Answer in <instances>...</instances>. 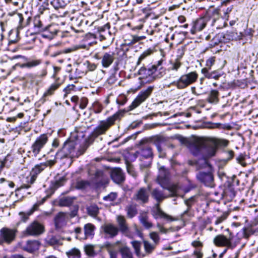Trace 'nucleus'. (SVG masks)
<instances>
[{
	"mask_svg": "<svg viewBox=\"0 0 258 258\" xmlns=\"http://www.w3.org/2000/svg\"><path fill=\"white\" fill-rule=\"evenodd\" d=\"M84 134L78 131L71 133L70 138L64 142L61 148L56 153L55 158H72L75 156L82 154L88 146L86 140L84 139Z\"/></svg>",
	"mask_w": 258,
	"mask_h": 258,
	"instance_id": "nucleus-1",
	"label": "nucleus"
},
{
	"mask_svg": "<svg viewBox=\"0 0 258 258\" xmlns=\"http://www.w3.org/2000/svg\"><path fill=\"white\" fill-rule=\"evenodd\" d=\"M203 148L201 151H198L196 147H192V151L194 154H202L206 157H213L216 155L219 146L226 147L228 141L224 139L201 138L197 140Z\"/></svg>",
	"mask_w": 258,
	"mask_h": 258,
	"instance_id": "nucleus-2",
	"label": "nucleus"
},
{
	"mask_svg": "<svg viewBox=\"0 0 258 258\" xmlns=\"http://www.w3.org/2000/svg\"><path fill=\"white\" fill-rule=\"evenodd\" d=\"M164 60L161 59L156 64L148 67H142L138 71L140 76V79L142 80L143 83H150L157 78H161L165 74L166 69L163 66Z\"/></svg>",
	"mask_w": 258,
	"mask_h": 258,
	"instance_id": "nucleus-3",
	"label": "nucleus"
},
{
	"mask_svg": "<svg viewBox=\"0 0 258 258\" xmlns=\"http://www.w3.org/2000/svg\"><path fill=\"white\" fill-rule=\"evenodd\" d=\"M124 113V111L119 110L108 117L106 119L100 120L98 126L91 133V138L94 140L99 136L105 134L109 128L115 123L116 120L120 119L123 116Z\"/></svg>",
	"mask_w": 258,
	"mask_h": 258,
	"instance_id": "nucleus-4",
	"label": "nucleus"
},
{
	"mask_svg": "<svg viewBox=\"0 0 258 258\" xmlns=\"http://www.w3.org/2000/svg\"><path fill=\"white\" fill-rule=\"evenodd\" d=\"M213 243L217 246H225L233 249L239 244V241L237 239H235L234 236L230 233L229 237L223 234L217 235L213 239Z\"/></svg>",
	"mask_w": 258,
	"mask_h": 258,
	"instance_id": "nucleus-5",
	"label": "nucleus"
},
{
	"mask_svg": "<svg viewBox=\"0 0 258 258\" xmlns=\"http://www.w3.org/2000/svg\"><path fill=\"white\" fill-rule=\"evenodd\" d=\"M194 146L197 147V149H198V151H201L202 150V148H203V145H201V143L198 141L196 140L195 142L191 143L189 146V149L191 152V153L194 156L196 157H202V159H199L197 161H196L195 164L198 169H204L208 167L209 169H211L212 168L211 165L209 163L208 161V159L211 158V157H206L204 156L202 154H199L198 155H195L194 154L192 149Z\"/></svg>",
	"mask_w": 258,
	"mask_h": 258,
	"instance_id": "nucleus-6",
	"label": "nucleus"
},
{
	"mask_svg": "<svg viewBox=\"0 0 258 258\" xmlns=\"http://www.w3.org/2000/svg\"><path fill=\"white\" fill-rule=\"evenodd\" d=\"M18 233L17 228H10L4 227L0 229V245L4 243L11 244L13 242Z\"/></svg>",
	"mask_w": 258,
	"mask_h": 258,
	"instance_id": "nucleus-7",
	"label": "nucleus"
},
{
	"mask_svg": "<svg viewBox=\"0 0 258 258\" xmlns=\"http://www.w3.org/2000/svg\"><path fill=\"white\" fill-rule=\"evenodd\" d=\"M198 74L196 72H191L182 75L176 82L177 88L181 89L193 84L197 80Z\"/></svg>",
	"mask_w": 258,
	"mask_h": 258,
	"instance_id": "nucleus-8",
	"label": "nucleus"
},
{
	"mask_svg": "<svg viewBox=\"0 0 258 258\" xmlns=\"http://www.w3.org/2000/svg\"><path fill=\"white\" fill-rule=\"evenodd\" d=\"M154 89V86H150L146 89L140 91L135 99L132 103L131 105L129 106L130 110L135 109L144 102L151 95Z\"/></svg>",
	"mask_w": 258,
	"mask_h": 258,
	"instance_id": "nucleus-9",
	"label": "nucleus"
},
{
	"mask_svg": "<svg viewBox=\"0 0 258 258\" xmlns=\"http://www.w3.org/2000/svg\"><path fill=\"white\" fill-rule=\"evenodd\" d=\"M48 136L46 134H42L36 138L31 147V151L35 157L39 154L41 149L48 142Z\"/></svg>",
	"mask_w": 258,
	"mask_h": 258,
	"instance_id": "nucleus-10",
	"label": "nucleus"
},
{
	"mask_svg": "<svg viewBox=\"0 0 258 258\" xmlns=\"http://www.w3.org/2000/svg\"><path fill=\"white\" fill-rule=\"evenodd\" d=\"M197 179L205 186L212 187L214 186V176L211 171H200L197 175Z\"/></svg>",
	"mask_w": 258,
	"mask_h": 258,
	"instance_id": "nucleus-11",
	"label": "nucleus"
},
{
	"mask_svg": "<svg viewBox=\"0 0 258 258\" xmlns=\"http://www.w3.org/2000/svg\"><path fill=\"white\" fill-rule=\"evenodd\" d=\"M141 141L139 150L135 153V158L140 156L141 158L151 159L153 157V153L151 147L147 144H143Z\"/></svg>",
	"mask_w": 258,
	"mask_h": 258,
	"instance_id": "nucleus-12",
	"label": "nucleus"
},
{
	"mask_svg": "<svg viewBox=\"0 0 258 258\" xmlns=\"http://www.w3.org/2000/svg\"><path fill=\"white\" fill-rule=\"evenodd\" d=\"M153 144L156 147L158 156L159 158H165L166 157V140L165 139L161 136L155 137L152 139Z\"/></svg>",
	"mask_w": 258,
	"mask_h": 258,
	"instance_id": "nucleus-13",
	"label": "nucleus"
},
{
	"mask_svg": "<svg viewBox=\"0 0 258 258\" xmlns=\"http://www.w3.org/2000/svg\"><path fill=\"white\" fill-rule=\"evenodd\" d=\"M43 231V226L37 221H34L28 225L24 232L27 235L38 236Z\"/></svg>",
	"mask_w": 258,
	"mask_h": 258,
	"instance_id": "nucleus-14",
	"label": "nucleus"
},
{
	"mask_svg": "<svg viewBox=\"0 0 258 258\" xmlns=\"http://www.w3.org/2000/svg\"><path fill=\"white\" fill-rule=\"evenodd\" d=\"M149 198V189L145 187H141L134 194L133 199L142 204H146L148 202Z\"/></svg>",
	"mask_w": 258,
	"mask_h": 258,
	"instance_id": "nucleus-15",
	"label": "nucleus"
},
{
	"mask_svg": "<svg viewBox=\"0 0 258 258\" xmlns=\"http://www.w3.org/2000/svg\"><path fill=\"white\" fill-rule=\"evenodd\" d=\"M151 214L155 219L163 218L169 221H172L174 219L170 215L165 213L160 208L159 204L157 203L155 205L154 207L151 210Z\"/></svg>",
	"mask_w": 258,
	"mask_h": 258,
	"instance_id": "nucleus-16",
	"label": "nucleus"
},
{
	"mask_svg": "<svg viewBox=\"0 0 258 258\" xmlns=\"http://www.w3.org/2000/svg\"><path fill=\"white\" fill-rule=\"evenodd\" d=\"M169 194L165 193L164 191L158 188H154L151 192L152 197L158 203L162 202L165 199L173 196V192L168 190Z\"/></svg>",
	"mask_w": 258,
	"mask_h": 258,
	"instance_id": "nucleus-17",
	"label": "nucleus"
},
{
	"mask_svg": "<svg viewBox=\"0 0 258 258\" xmlns=\"http://www.w3.org/2000/svg\"><path fill=\"white\" fill-rule=\"evenodd\" d=\"M46 198H43L40 202H37L35 203L33 207L27 212H20L19 215L20 217V220L22 222H26L29 219V217L33 214V213L37 210L38 207L43 204L45 201Z\"/></svg>",
	"mask_w": 258,
	"mask_h": 258,
	"instance_id": "nucleus-18",
	"label": "nucleus"
},
{
	"mask_svg": "<svg viewBox=\"0 0 258 258\" xmlns=\"http://www.w3.org/2000/svg\"><path fill=\"white\" fill-rule=\"evenodd\" d=\"M69 215L68 213L59 212L55 217L54 222L55 228L57 229L61 228L66 225Z\"/></svg>",
	"mask_w": 258,
	"mask_h": 258,
	"instance_id": "nucleus-19",
	"label": "nucleus"
},
{
	"mask_svg": "<svg viewBox=\"0 0 258 258\" xmlns=\"http://www.w3.org/2000/svg\"><path fill=\"white\" fill-rule=\"evenodd\" d=\"M208 22L207 17H202L198 19L194 22V25L190 32L192 34H195L197 31L202 30L206 26Z\"/></svg>",
	"mask_w": 258,
	"mask_h": 258,
	"instance_id": "nucleus-20",
	"label": "nucleus"
},
{
	"mask_svg": "<svg viewBox=\"0 0 258 258\" xmlns=\"http://www.w3.org/2000/svg\"><path fill=\"white\" fill-rule=\"evenodd\" d=\"M112 180L116 183L119 184L124 180L122 171L119 168H116L112 170L110 174Z\"/></svg>",
	"mask_w": 258,
	"mask_h": 258,
	"instance_id": "nucleus-21",
	"label": "nucleus"
},
{
	"mask_svg": "<svg viewBox=\"0 0 258 258\" xmlns=\"http://www.w3.org/2000/svg\"><path fill=\"white\" fill-rule=\"evenodd\" d=\"M115 59L114 53L112 52H105L101 57V64L104 68H107L113 63Z\"/></svg>",
	"mask_w": 258,
	"mask_h": 258,
	"instance_id": "nucleus-22",
	"label": "nucleus"
},
{
	"mask_svg": "<svg viewBox=\"0 0 258 258\" xmlns=\"http://www.w3.org/2000/svg\"><path fill=\"white\" fill-rule=\"evenodd\" d=\"M168 171L164 167H160L159 170V174L157 178V182L160 185L163 186L164 184L168 182Z\"/></svg>",
	"mask_w": 258,
	"mask_h": 258,
	"instance_id": "nucleus-23",
	"label": "nucleus"
},
{
	"mask_svg": "<svg viewBox=\"0 0 258 258\" xmlns=\"http://www.w3.org/2000/svg\"><path fill=\"white\" fill-rule=\"evenodd\" d=\"M41 36L42 37L51 40L53 38L54 36L56 34L57 31L55 30H52L51 26H48L45 27L44 29L41 31Z\"/></svg>",
	"mask_w": 258,
	"mask_h": 258,
	"instance_id": "nucleus-24",
	"label": "nucleus"
},
{
	"mask_svg": "<svg viewBox=\"0 0 258 258\" xmlns=\"http://www.w3.org/2000/svg\"><path fill=\"white\" fill-rule=\"evenodd\" d=\"M39 246V242L37 240H29L27 241L23 248L27 251L33 252L38 249Z\"/></svg>",
	"mask_w": 258,
	"mask_h": 258,
	"instance_id": "nucleus-25",
	"label": "nucleus"
},
{
	"mask_svg": "<svg viewBox=\"0 0 258 258\" xmlns=\"http://www.w3.org/2000/svg\"><path fill=\"white\" fill-rule=\"evenodd\" d=\"M201 72L206 78L208 79L218 80L222 75L221 72L218 70L209 72V71H207L206 69H202Z\"/></svg>",
	"mask_w": 258,
	"mask_h": 258,
	"instance_id": "nucleus-26",
	"label": "nucleus"
},
{
	"mask_svg": "<svg viewBox=\"0 0 258 258\" xmlns=\"http://www.w3.org/2000/svg\"><path fill=\"white\" fill-rule=\"evenodd\" d=\"M139 220L146 229H149L153 227V224L148 220V217L146 213L140 214Z\"/></svg>",
	"mask_w": 258,
	"mask_h": 258,
	"instance_id": "nucleus-27",
	"label": "nucleus"
},
{
	"mask_svg": "<svg viewBox=\"0 0 258 258\" xmlns=\"http://www.w3.org/2000/svg\"><path fill=\"white\" fill-rule=\"evenodd\" d=\"M196 200L195 197H191L188 199L184 201V203L187 206V209L185 210L180 215V218L182 219H184V217L186 215L188 214L189 211L192 205L195 203Z\"/></svg>",
	"mask_w": 258,
	"mask_h": 258,
	"instance_id": "nucleus-28",
	"label": "nucleus"
},
{
	"mask_svg": "<svg viewBox=\"0 0 258 258\" xmlns=\"http://www.w3.org/2000/svg\"><path fill=\"white\" fill-rule=\"evenodd\" d=\"M118 231L117 228L112 224L106 225L104 227V232L111 237L116 236L118 233Z\"/></svg>",
	"mask_w": 258,
	"mask_h": 258,
	"instance_id": "nucleus-29",
	"label": "nucleus"
},
{
	"mask_svg": "<svg viewBox=\"0 0 258 258\" xmlns=\"http://www.w3.org/2000/svg\"><path fill=\"white\" fill-rule=\"evenodd\" d=\"M84 234L85 238H92L94 234L95 226L91 224L88 223L84 225Z\"/></svg>",
	"mask_w": 258,
	"mask_h": 258,
	"instance_id": "nucleus-30",
	"label": "nucleus"
},
{
	"mask_svg": "<svg viewBox=\"0 0 258 258\" xmlns=\"http://www.w3.org/2000/svg\"><path fill=\"white\" fill-rule=\"evenodd\" d=\"M120 230L122 233H126L128 230V226L126 223V220L123 216H118L117 217Z\"/></svg>",
	"mask_w": 258,
	"mask_h": 258,
	"instance_id": "nucleus-31",
	"label": "nucleus"
},
{
	"mask_svg": "<svg viewBox=\"0 0 258 258\" xmlns=\"http://www.w3.org/2000/svg\"><path fill=\"white\" fill-rule=\"evenodd\" d=\"M66 181V178L64 177H60L59 178H55V179L52 181L50 184V188L52 190H55L58 187L62 186Z\"/></svg>",
	"mask_w": 258,
	"mask_h": 258,
	"instance_id": "nucleus-32",
	"label": "nucleus"
},
{
	"mask_svg": "<svg viewBox=\"0 0 258 258\" xmlns=\"http://www.w3.org/2000/svg\"><path fill=\"white\" fill-rule=\"evenodd\" d=\"M154 49L150 48L145 50L139 56L137 62V65H140L142 61L146 59L148 57L152 55L154 53Z\"/></svg>",
	"mask_w": 258,
	"mask_h": 258,
	"instance_id": "nucleus-33",
	"label": "nucleus"
},
{
	"mask_svg": "<svg viewBox=\"0 0 258 258\" xmlns=\"http://www.w3.org/2000/svg\"><path fill=\"white\" fill-rule=\"evenodd\" d=\"M95 177L96 178V181L101 185L108 183L109 180L107 176H105L103 172L101 171H97L96 172Z\"/></svg>",
	"mask_w": 258,
	"mask_h": 258,
	"instance_id": "nucleus-34",
	"label": "nucleus"
},
{
	"mask_svg": "<svg viewBox=\"0 0 258 258\" xmlns=\"http://www.w3.org/2000/svg\"><path fill=\"white\" fill-rule=\"evenodd\" d=\"M72 20L74 25L78 27L87 25L88 23V21L86 20L84 16L83 15H80L77 18L73 17L72 19Z\"/></svg>",
	"mask_w": 258,
	"mask_h": 258,
	"instance_id": "nucleus-35",
	"label": "nucleus"
},
{
	"mask_svg": "<svg viewBox=\"0 0 258 258\" xmlns=\"http://www.w3.org/2000/svg\"><path fill=\"white\" fill-rule=\"evenodd\" d=\"M144 247L145 249V256L147 254H151L153 252L156 247V245L151 243L148 241L144 240L143 241Z\"/></svg>",
	"mask_w": 258,
	"mask_h": 258,
	"instance_id": "nucleus-36",
	"label": "nucleus"
},
{
	"mask_svg": "<svg viewBox=\"0 0 258 258\" xmlns=\"http://www.w3.org/2000/svg\"><path fill=\"white\" fill-rule=\"evenodd\" d=\"M66 253L68 258H81V256L80 250L76 247L69 249Z\"/></svg>",
	"mask_w": 258,
	"mask_h": 258,
	"instance_id": "nucleus-37",
	"label": "nucleus"
},
{
	"mask_svg": "<svg viewBox=\"0 0 258 258\" xmlns=\"http://www.w3.org/2000/svg\"><path fill=\"white\" fill-rule=\"evenodd\" d=\"M127 216L130 218L135 217L138 213L136 206L135 205H128L125 208Z\"/></svg>",
	"mask_w": 258,
	"mask_h": 258,
	"instance_id": "nucleus-38",
	"label": "nucleus"
},
{
	"mask_svg": "<svg viewBox=\"0 0 258 258\" xmlns=\"http://www.w3.org/2000/svg\"><path fill=\"white\" fill-rule=\"evenodd\" d=\"M219 92L217 90H212L209 93L208 101L211 103H217L219 101Z\"/></svg>",
	"mask_w": 258,
	"mask_h": 258,
	"instance_id": "nucleus-39",
	"label": "nucleus"
},
{
	"mask_svg": "<svg viewBox=\"0 0 258 258\" xmlns=\"http://www.w3.org/2000/svg\"><path fill=\"white\" fill-rule=\"evenodd\" d=\"M55 9L63 8L67 5L68 1L66 0H47Z\"/></svg>",
	"mask_w": 258,
	"mask_h": 258,
	"instance_id": "nucleus-40",
	"label": "nucleus"
},
{
	"mask_svg": "<svg viewBox=\"0 0 258 258\" xmlns=\"http://www.w3.org/2000/svg\"><path fill=\"white\" fill-rule=\"evenodd\" d=\"M41 63V59H33L27 61L26 63H23L21 65L22 68H32L38 66Z\"/></svg>",
	"mask_w": 258,
	"mask_h": 258,
	"instance_id": "nucleus-41",
	"label": "nucleus"
},
{
	"mask_svg": "<svg viewBox=\"0 0 258 258\" xmlns=\"http://www.w3.org/2000/svg\"><path fill=\"white\" fill-rule=\"evenodd\" d=\"M122 258H133V253L127 246H123L119 249Z\"/></svg>",
	"mask_w": 258,
	"mask_h": 258,
	"instance_id": "nucleus-42",
	"label": "nucleus"
},
{
	"mask_svg": "<svg viewBox=\"0 0 258 258\" xmlns=\"http://www.w3.org/2000/svg\"><path fill=\"white\" fill-rule=\"evenodd\" d=\"M87 212L89 215L95 217L99 213V208L95 204L91 205L87 207Z\"/></svg>",
	"mask_w": 258,
	"mask_h": 258,
	"instance_id": "nucleus-43",
	"label": "nucleus"
},
{
	"mask_svg": "<svg viewBox=\"0 0 258 258\" xmlns=\"http://www.w3.org/2000/svg\"><path fill=\"white\" fill-rule=\"evenodd\" d=\"M132 245L135 249L136 255L140 257H142L145 256V254L141 251V243L137 241H133L132 242Z\"/></svg>",
	"mask_w": 258,
	"mask_h": 258,
	"instance_id": "nucleus-44",
	"label": "nucleus"
},
{
	"mask_svg": "<svg viewBox=\"0 0 258 258\" xmlns=\"http://www.w3.org/2000/svg\"><path fill=\"white\" fill-rule=\"evenodd\" d=\"M55 48L56 46L54 45L50 46L46 50V53L50 57H56L57 55L60 54L61 53V52L58 50L54 51Z\"/></svg>",
	"mask_w": 258,
	"mask_h": 258,
	"instance_id": "nucleus-45",
	"label": "nucleus"
},
{
	"mask_svg": "<svg viewBox=\"0 0 258 258\" xmlns=\"http://www.w3.org/2000/svg\"><path fill=\"white\" fill-rule=\"evenodd\" d=\"M243 235L245 238H248L251 235L258 232V229H253L251 226H248L243 228Z\"/></svg>",
	"mask_w": 258,
	"mask_h": 258,
	"instance_id": "nucleus-46",
	"label": "nucleus"
},
{
	"mask_svg": "<svg viewBox=\"0 0 258 258\" xmlns=\"http://www.w3.org/2000/svg\"><path fill=\"white\" fill-rule=\"evenodd\" d=\"M105 247L106 248L109 254L114 252H118L117 243L107 242L105 244Z\"/></svg>",
	"mask_w": 258,
	"mask_h": 258,
	"instance_id": "nucleus-47",
	"label": "nucleus"
},
{
	"mask_svg": "<svg viewBox=\"0 0 258 258\" xmlns=\"http://www.w3.org/2000/svg\"><path fill=\"white\" fill-rule=\"evenodd\" d=\"M90 109H92L94 112V113H99L102 111L103 109V106L99 101H95L92 103Z\"/></svg>",
	"mask_w": 258,
	"mask_h": 258,
	"instance_id": "nucleus-48",
	"label": "nucleus"
},
{
	"mask_svg": "<svg viewBox=\"0 0 258 258\" xmlns=\"http://www.w3.org/2000/svg\"><path fill=\"white\" fill-rule=\"evenodd\" d=\"M46 168V164L41 163L39 164L36 165L32 170L33 172L35 175H38L41 173L43 170Z\"/></svg>",
	"mask_w": 258,
	"mask_h": 258,
	"instance_id": "nucleus-49",
	"label": "nucleus"
},
{
	"mask_svg": "<svg viewBox=\"0 0 258 258\" xmlns=\"http://www.w3.org/2000/svg\"><path fill=\"white\" fill-rule=\"evenodd\" d=\"M47 74V71L45 70L42 71L41 74L38 75H34L31 74L29 75V78L30 79V81L33 83H36L37 84L38 83L39 80L37 79V78H43Z\"/></svg>",
	"mask_w": 258,
	"mask_h": 258,
	"instance_id": "nucleus-50",
	"label": "nucleus"
},
{
	"mask_svg": "<svg viewBox=\"0 0 258 258\" xmlns=\"http://www.w3.org/2000/svg\"><path fill=\"white\" fill-rule=\"evenodd\" d=\"M90 185V182L87 180H80L76 183V188L79 189H83Z\"/></svg>",
	"mask_w": 258,
	"mask_h": 258,
	"instance_id": "nucleus-51",
	"label": "nucleus"
},
{
	"mask_svg": "<svg viewBox=\"0 0 258 258\" xmlns=\"http://www.w3.org/2000/svg\"><path fill=\"white\" fill-rule=\"evenodd\" d=\"M34 26L35 29L38 31L40 32L41 31L43 30L45 27H43V24L41 22V21L39 20V18H35L34 20Z\"/></svg>",
	"mask_w": 258,
	"mask_h": 258,
	"instance_id": "nucleus-52",
	"label": "nucleus"
},
{
	"mask_svg": "<svg viewBox=\"0 0 258 258\" xmlns=\"http://www.w3.org/2000/svg\"><path fill=\"white\" fill-rule=\"evenodd\" d=\"M117 197V194L115 192H111L108 195L104 196L103 200L106 202H113L116 199Z\"/></svg>",
	"mask_w": 258,
	"mask_h": 258,
	"instance_id": "nucleus-53",
	"label": "nucleus"
},
{
	"mask_svg": "<svg viewBox=\"0 0 258 258\" xmlns=\"http://www.w3.org/2000/svg\"><path fill=\"white\" fill-rule=\"evenodd\" d=\"M36 180V176L35 175H33L32 176H31L30 177H27V180H26V182L27 183L26 184H23L21 187L22 188H28L30 187V184H33L35 180Z\"/></svg>",
	"mask_w": 258,
	"mask_h": 258,
	"instance_id": "nucleus-54",
	"label": "nucleus"
},
{
	"mask_svg": "<svg viewBox=\"0 0 258 258\" xmlns=\"http://www.w3.org/2000/svg\"><path fill=\"white\" fill-rule=\"evenodd\" d=\"M215 56H212L209 57L207 60L206 62V67L204 69H206L207 71H210L212 67L215 63Z\"/></svg>",
	"mask_w": 258,
	"mask_h": 258,
	"instance_id": "nucleus-55",
	"label": "nucleus"
},
{
	"mask_svg": "<svg viewBox=\"0 0 258 258\" xmlns=\"http://www.w3.org/2000/svg\"><path fill=\"white\" fill-rule=\"evenodd\" d=\"M181 66L180 61L175 59V60L171 63V67L169 68L170 70L177 71Z\"/></svg>",
	"mask_w": 258,
	"mask_h": 258,
	"instance_id": "nucleus-56",
	"label": "nucleus"
},
{
	"mask_svg": "<svg viewBox=\"0 0 258 258\" xmlns=\"http://www.w3.org/2000/svg\"><path fill=\"white\" fill-rule=\"evenodd\" d=\"M131 39L130 41L131 42L129 43V44H133L137 42H139L142 40H143L145 39L146 37L144 36H137V35H131L130 36Z\"/></svg>",
	"mask_w": 258,
	"mask_h": 258,
	"instance_id": "nucleus-57",
	"label": "nucleus"
},
{
	"mask_svg": "<svg viewBox=\"0 0 258 258\" xmlns=\"http://www.w3.org/2000/svg\"><path fill=\"white\" fill-rule=\"evenodd\" d=\"M59 84L57 83L52 84L45 93V95H50L52 94L53 92L58 88Z\"/></svg>",
	"mask_w": 258,
	"mask_h": 258,
	"instance_id": "nucleus-58",
	"label": "nucleus"
},
{
	"mask_svg": "<svg viewBox=\"0 0 258 258\" xmlns=\"http://www.w3.org/2000/svg\"><path fill=\"white\" fill-rule=\"evenodd\" d=\"M150 237L154 241L153 244L157 245L160 240L158 234L156 232H152L150 234Z\"/></svg>",
	"mask_w": 258,
	"mask_h": 258,
	"instance_id": "nucleus-59",
	"label": "nucleus"
},
{
	"mask_svg": "<svg viewBox=\"0 0 258 258\" xmlns=\"http://www.w3.org/2000/svg\"><path fill=\"white\" fill-rule=\"evenodd\" d=\"M73 200L69 198H64L60 199L59 205L61 206H69L72 203Z\"/></svg>",
	"mask_w": 258,
	"mask_h": 258,
	"instance_id": "nucleus-60",
	"label": "nucleus"
},
{
	"mask_svg": "<svg viewBox=\"0 0 258 258\" xmlns=\"http://www.w3.org/2000/svg\"><path fill=\"white\" fill-rule=\"evenodd\" d=\"M85 251L86 253L89 256H94L95 255V251L94 248L92 245H86L85 247Z\"/></svg>",
	"mask_w": 258,
	"mask_h": 258,
	"instance_id": "nucleus-61",
	"label": "nucleus"
},
{
	"mask_svg": "<svg viewBox=\"0 0 258 258\" xmlns=\"http://www.w3.org/2000/svg\"><path fill=\"white\" fill-rule=\"evenodd\" d=\"M79 107L81 109L85 108L88 104V100L86 97H82L79 100Z\"/></svg>",
	"mask_w": 258,
	"mask_h": 258,
	"instance_id": "nucleus-62",
	"label": "nucleus"
},
{
	"mask_svg": "<svg viewBox=\"0 0 258 258\" xmlns=\"http://www.w3.org/2000/svg\"><path fill=\"white\" fill-rule=\"evenodd\" d=\"M5 182V184L4 186H8L11 188H14L15 186V184L13 182L10 181H7L4 178H1L0 179V183H3Z\"/></svg>",
	"mask_w": 258,
	"mask_h": 258,
	"instance_id": "nucleus-63",
	"label": "nucleus"
},
{
	"mask_svg": "<svg viewBox=\"0 0 258 258\" xmlns=\"http://www.w3.org/2000/svg\"><path fill=\"white\" fill-rule=\"evenodd\" d=\"M84 65L86 66L88 70L89 71H93L96 68V65L95 63H91L88 61L84 63Z\"/></svg>",
	"mask_w": 258,
	"mask_h": 258,
	"instance_id": "nucleus-64",
	"label": "nucleus"
}]
</instances>
